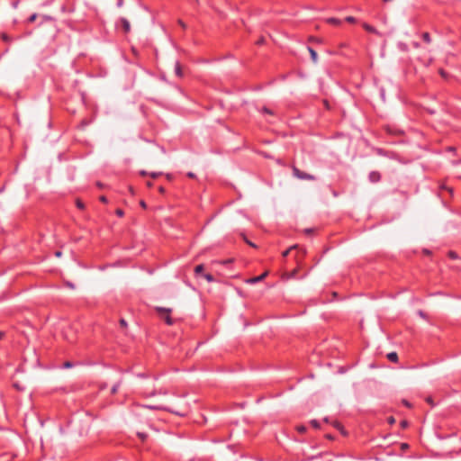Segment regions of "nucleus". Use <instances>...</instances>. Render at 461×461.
<instances>
[{"instance_id": "nucleus-1", "label": "nucleus", "mask_w": 461, "mask_h": 461, "mask_svg": "<svg viewBox=\"0 0 461 461\" xmlns=\"http://www.w3.org/2000/svg\"><path fill=\"white\" fill-rule=\"evenodd\" d=\"M293 173H294V176L299 179H303V180H314L315 179L314 176L310 175L305 172H303V171L299 170L297 167H294Z\"/></svg>"}, {"instance_id": "nucleus-25", "label": "nucleus", "mask_w": 461, "mask_h": 461, "mask_svg": "<svg viewBox=\"0 0 461 461\" xmlns=\"http://www.w3.org/2000/svg\"><path fill=\"white\" fill-rule=\"evenodd\" d=\"M116 5L118 7H122L123 5V0H118Z\"/></svg>"}, {"instance_id": "nucleus-9", "label": "nucleus", "mask_w": 461, "mask_h": 461, "mask_svg": "<svg viewBox=\"0 0 461 461\" xmlns=\"http://www.w3.org/2000/svg\"><path fill=\"white\" fill-rule=\"evenodd\" d=\"M327 22L333 25H340L341 24V21L339 19L333 18V17L327 19Z\"/></svg>"}, {"instance_id": "nucleus-23", "label": "nucleus", "mask_w": 461, "mask_h": 461, "mask_svg": "<svg viewBox=\"0 0 461 461\" xmlns=\"http://www.w3.org/2000/svg\"><path fill=\"white\" fill-rule=\"evenodd\" d=\"M77 207H78V208H80V209H83V208H84V203H83L81 201H77Z\"/></svg>"}, {"instance_id": "nucleus-36", "label": "nucleus", "mask_w": 461, "mask_h": 461, "mask_svg": "<svg viewBox=\"0 0 461 461\" xmlns=\"http://www.w3.org/2000/svg\"><path fill=\"white\" fill-rule=\"evenodd\" d=\"M439 72L442 77H445V72L443 70H440Z\"/></svg>"}, {"instance_id": "nucleus-2", "label": "nucleus", "mask_w": 461, "mask_h": 461, "mask_svg": "<svg viewBox=\"0 0 461 461\" xmlns=\"http://www.w3.org/2000/svg\"><path fill=\"white\" fill-rule=\"evenodd\" d=\"M157 312L159 313H167V316L165 317V321L167 325L173 324V320L170 317L169 313L171 312V309L169 308H163V307H157Z\"/></svg>"}, {"instance_id": "nucleus-13", "label": "nucleus", "mask_w": 461, "mask_h": 461, "mask_svg": "<svg viewBox=\"0 0 461 461\" xmlns=\"http://www.w3.org/2000/svg\"><path fill=\"white\" fill-rule=\"evenodd\" d=\"M296 248H297V246L294 245V246H291L288 249L285 250L282 253L283 258H286L288 256V254L290 253V251L293 250L294 249H296Z\"/></svg>"}, {"instance_id": "nucleus-32", "label": "nucleus", "mask_w": 461, "mask_h": 461, "mask_svg": "<svg viewBox=\"0 0 461 461\" xmlns=\"http://www.w3.org/2000/svg\"><path fill=\"white\" fill-rule=\"evenodd\" d=\"M18 4H19V2L15 1V2H13L12 5H13L14 8H17Z\"/></svg>"}, {"instance_id": "nucleus-5", "label": "nucleus", "mask_w": 461, "mask_h": 461, "mask_svg": "<svg viewBox=\"0 0 461 461\" xmlns=\"http://www.w3.org/2000/svg\"><path fill=\"white\" fill-rule=\"evenodd\" d=\"M267 276V272H265V273H263L262 275H260L258 276H255V277L250 278L248 281V283H249V284L258 283V282L262 281Z\"/></svg>"}, {"instance_id": "nucleus-12", "label": "nucleus", "mask_w": 461, "mask_h": 461, "mask_svg": "<svg viewBox=\"0 0 461 461\" xmlns=\"http://www.w3.org/2000/svg\"><path fill=\"white\" fill-rule=\"evenodd\" d=\"M120 386H121V383H120V382H118V383H116L115 384H113V387H112V389H111V393H112L113 394L116 393L118 392V390H119Z\"/></svg>"}, {"instance_id": "nucleus-6", "label": "nucleus", "mask_w": 461, "mask_h": 461, "mask_svg": "<svg viewBox=\"0 0 461 461\" xmlns=\"http://www.w3.org/2000/svg\"><path fill=\"white\" fill-rule=\"evenodd\" d=\"M308 50L310 52V55H311V59L312 60L316 63L317 60H318V56H317V52L311 47H308Z\"/></svg>"}, {"instance_id": "nucleus-18", "label": "nucleus", "mask_w": 461, "mask_h": 461, "mask_svg": "<svg viewBox=\"0 0 461 461\" xmlns=\"http://www.w3.org/2000/svg\"><path fill=\"white\" fill-rule=\"evenodd\" d=\"M36 18H37V14H32L28 18V22H29V23H33V22H35Z\"/></svg>"}, {"instance_id": "nucleus-3", "label": "nucleus", "mask_w": 461, "mask_h": 461, "mask_svg": "<svg viewBox=\"0 0 461 461\" xmlns=\"http://www.w3.org/2000/svg\"><path fill=\"white\" fill-rule=\"evenodd\" d=\"M368 178L372 183H376L380 181L381 175L377 171H372L369 173Z\"/></svg>"}, {"instance_id": "nucleus-42", "label": "nucleus", "mask_w": 461, "mask_h": 461, "mask_svg": "<svg viewBox=\"0 0 461 461\" xmlns=\"http://www.w3.org/2000/svg\"><path fill=\"white\" fill-rule=\"evenodd\" d=\"M68 285L69 287H71V288H73V287H74V285H73L72 284H70V283H68Z\"/></svg>"}, {"instance_id": "nucleus-8", "label": "nucleus", "mask_w": 461, "mask_h": 461, "mask_svg": "<svg viewBox=\"0 0 461 461\" xmlns=\"http://www.w3.org/2000/svg\"><path fill=\"white\" fill-rule=\"evenodd\" d=\"M175 73L179 77H181L183 76L181 66H180V63L178 61H176V64H175Z\"/></svg>"}, {"instance_id": "nucleus-20", "label": "nucleus", "mask_w": 461, "mask_h": 461, "mask_svg": "<svg viewBox=\"0 0 461 461\" xmlns=\"http://www.w3.org/2000/svg\"><path fill=\"white\" fill-rule=\"evenodd\" d=\"M115 214L119 217H122L124 215V212L122 209H116Z\"/></svg>"}, {"instance_id": "nucleus-7", "label": "nucleus", "mask_w": 461, "mask_h": 461, "mask_svg": "<svg viewBox=\"0 0 461 461\" xmlns=\"http://www.w3.org/2000/svg\"><path fill=\"white\" fill-rule=\"evenodd\" d=\"M387 358L393 363H396L398 361V355L396 352H390L387 354Z\"/></svg>"}, {"instance_id": "nucleus-34", "label": "nucleus", "mask_w": 461, "mask_h": 461, "mask_svg": "<svg viewBox=\"0 0 461 461\" xmlns=\"http://www.w3.org/2000/svg\"><path fill=\"white\" fill-rule=\"evenodd\" d=\"M419 315H420V317H422V318H425V314H424V312H423L422 311H420V312H419Z\"/></svg>"}, {"instance_id": "nucleus-24", "label": "nucleus", "mask_w": 461, "mask_h": 461, "mask_svg": "<svg viewBox=\"0 0 461 461\" xmlns=\"http://www.w3.org/2000/svg\"><path fill=\"white\" fill-rule=\"evenodd\" d=\"M299 432H304L306 430V428L304 426H300L297 428Z\"/></svg>"}, {"instance_id": "nucleus-10", "label": "nucleus", "mask_w": 461, "mask_h": 461, "mask_svg": "<svg viewBox=\"0 0 461 461\" xmlns=\"http://www.w3.org/2000/svg\"><path fill=\"white\" fill-rule=\"evenodd\" d=\"M364 29L368 32H372V33H376V30L375 27H373L372 25H369L367 23H365L363 25Z\"/></svg>"}, {"instance_id": "nucleus-27", "label": "nucleus", "mask_w": 461, "mask_h": 461, "mask_svg": "<svg viewBox=\"0 0 461 461\" xmlns=\"http://www.w3.org/2000/svg\"><path fill=\"white\" fill-rule=\"evenodd\" d=\"M388 422L391 423V424L394 423L395 422L394 418L393 417H389L388 418Z\"/></svg>"}, {"instance_id": "nucleus-44", "label": "nucleus", "mask_w": 461, "mask_h": 461, "mask_svg": "<svg viewBox=\"0 0 461 461\" xmlns=\"http://www.w3.org/2000/svg\"><path fill=\"white\" fill-rule=\"evenodd\" d=\"M159 191H160V192H164V188H163V187H160V188H159Z\"/></svg>"}, {"instance_id": "nucleus-40", "label": "nucleus", "mask_w": 461, "mask_h": 461, "mask_svg": "<svg viewBox=\"0 0 461 461\" xmlns=\"http://www.w3.org/2000/svg\"><path fill=\"white\" fill-rule=\"evenodd\" d=\"M179 23H180V25H181L182 27H185V24L183 23V22H182V21H179Z\"/></svg>"}, {"instance_id": "nucleus-37", "label": "nucleus", "mask_w": 461, "mask_h": 461, "mask_svg": "<svg viewBox=\"0 0 461 461\" xmlns=\"http://www.w3.org/2000/svg\"><path fill=\"white\" fill-rule=\"evenodd\" d=\"M402 425L403 427H406V426H407V422H406V421H402Z\"/></svg>"}, {"instance_id": "nucleus-4", "label": "nucleus", "mask_w": 461, "mask_h": 461, "mask_svg": "<svg viewBox=\"0 0 461 461\" xmlns=\"http://www.w3.org/2000/svg\"><path fill=\"white\" fill-rule=\"evenodd\" d=\"M120 23H121V24H122V26L123 31H124L126 33H127V32H129L131 31V24H130V22H129L126 18L122 17V18L120 19Z\"/></svg>"}, {"instance_id": "nucleus-45", "label": "nucleus", "mask_w": 461, "mask_h": 461, "mask_svg": "<svg viewBox=\"0 0 461 461\" xmlns=\"http://www.w3.org/2000/svg\"><path fill=\"white\" fill-rule=\"evenodd\" d=\"M311 231H312V230H310V229H307V230H306V232H307V233H309V232H311Z\"/></svg>"}, {"instance_id": "nucleus-14", "label": "nucleus", "mask_w": 461, "mask_h": 461, "mask_svg": "<svg viewBox=\"0 0 461 461\" xmlns=\"http://www.w3.org/2000/svg\"><path fill=\"white\" fill-rule=\"evenodd\" d=\"M203 271V265H202V264L197 265V266L194 267V273H195L196 275L201 274Z\"/></svg>"}, {"instance_id": "nucleus-39", "label": "nucleus", "mask_w": 461, "mask_h": 461, "mask_svg": "<svg viewBox=\"0 0 461 461\" xmlns=\"http://www.w3.org/2000/svg\"><path fill=\"white\" fill-rule=\"evenodd\" d=\"M188 176L189 177H194V174L193 173H188Z\"/></svg>"}, {"instance_id": "nucleus-11", "label": "nucleus", "mask_w": 461, "mask_h": 461, "mask_svg": "<svg viewBox=\"0 0 461 461\" xmlns=\"http://www.w3.org/2000/svg\"><path fill=\"white\" fill-rule=\"evenodd\" d=\"M422 39L423 41L426 42V43H430L431 41V39H430V35L429 32H423L422 33Z\"/></svg>"}, {"instance_id": "nucleus-15", "label": "nucleus", "mask_w": 461, "mask_h": 461, "mask_svg": "<svg viewBox=\"0 0 461 461\" xmlns=\"http://www.w3.org/2000/svg\"><path fill=\"white\" fill-rule=\"evenodd\" d=\"M203 277L209 282V283H212L213 282L215 279L214 277L211 275V274H204L203 275Z\"/></svg>"}, {"instance_id": "nucleus-30", "label": "nucleus", "mask_w": 461, "mask_h": 461, "mask_svg": "<svg viewBox=\"0 0 461 461\" xmlns=\"http://www.w3.org/2000/svg\"><path fill=\"white\" fill-rule=\"evenodd\" d=\"M244 240H245V241H246L249 246H251V247H256V245H255L254 243H252L251 241H249V240H246V239H244Z\"/></svg>"}, {"instance_id": "nucleus-26", "label": "nucleus", "mask_w": 461, "mask_h": 461, "mask_svg": "<svg viewBox=\"0 0 461 461\" xmlns=\"http://www.w3.org/2000/svg\"><path fill=\"white\" fill-rule=\"evenodd\" d=\"M449 257H450L451 258H456V253H455V252L450 251V252H449Z\"/></svg>"}, {"instance_id": "nucleus-31", "label": "nucleus", "mask_w": 461, "mask_h": 461, "mask_svg": "<svg viewBox=\"0 0 461 461\" xmlns=\"http://www.w3.org/2000/svg\"><path fill=\"white\" fill-rule=\"evenodd\" d=\"M140 206H141L142 208H144V209L147 207V204H146V203H145L144 201H141V202L140 203Z\"/></svg>"}, {"instance_id": "nucleus-38", "label": "nucleus", "mask_w": 461, "mask_h": 461, "mask_svg": "<svg viewBox=\"0 0 461 461\" xmlns=\"http://www.w3.org/2000/svg\"><path fill=\"white\" fill-rule=\"evenodd\" d=\"M151 176H152V177H154V178H155V177L158 176V174H157V173H152V175H151Z\"/></svg>"}, {"instance_id": "nucleus-21", "label": "nucleus", "mask_w": 461, "mask_h": 461, "mask_svg": "<svg viewBox=\"0 0 461 461\" xmlns=\"http://www.w3.org/2000/svg\"><path fill=\"white\" fill-rule=\"evenodd\" d=\"M311 424H312V427H314V428H316V429L320 427V423H319V421H318V420H311Z\"/></svg>"}, {"instance_id": "nucleus-17", "label": "nucleus", "mask_w": 461, "mask_h": 461, "mask_svg": "<svg viewBox=\"0 0 461 461\" xmlns=\"http://www.w3.org/2000/svg\"><path fill=\"white\" fill-rule=\"evenodd\" d=\"M263 113L273 114V112L267 107H262L260 110Z\"/></svg>"}, {"instance_id": "nucleus-19", "label": "nucleus", "mask_w": 461, "mask_h": 461, "mask_svg": "<svg viewBox=\"0 0 461 461\" xmlns=\"http://www.w3.org/2000/svg\"><path fill=\"white\" fill-rule=\"evenodd\" d=\"M345 21H346V22H348V23H355V22H356V19H355V17H353V16H347V17L345 18Z\"/></svg>"}, {"instance_id": "nucleus-29", "label": "nucleus", "mask_w": 461, "mask_h": 461, "mask_svg": "<svg viewBox=\"0 0 461 461\" xmlns=\"http://www.w3.org/2000/svg\"><path fill=\"white\" fill-rule=\"evenodd\" d=\"M138 436L142 439L144 440L145 438H146V435L144 433H138Z\"/></svg>"}, {"instance_id": "nucleus-33", "label": "nucleus", "mask_w": 461, "mask_h": 461, "mask_svg": "<svg viewBox=\"0 0 461 461\" xmlns=\"http://www.w3.org/2000/svg\"><path fill=\"white\" fill-rule=\"evenodd\" d=\"M120 323H121L122 326H126L127 325L126 321L123 319H122L120 321Z\"/></svg>"}, {"instance_id": "nucleus-16", "label": "nucleus", "mask_w": 461, "mask_h": 461, "mask_svg": "<svg viewBox=\"0 0 461 461\" xmlns=\"http://www.w3.org/2000/svg\"><path fill=\"white\" fill-rule=\"evenodd\" d=\"M1 38L5 42L11 41V38L6 33H2Z\"/></svg>"}, {"instance_id": "nucleus-43", "label": "nucleus", "mask_w": 461, "mask_h": 461, "mask_svg": "<svg viewBox=\"0 0 461 461\" xmlns=\"http://www.w3.org/2000/svg\"><path fill=\"white\" fill-rule=\"evenodd\" d=\"M4 336V333L2 331H0V339L3 338Z\"/></svg>"}, {"instance_id": "nucleus-41", "label": "nucleus", "mask_w": 461, "mask_h": 461, "mask_svg": "<svg viewBox=\"0 0 461 461\" xmlns=\"http://www.w3.org/2000/svg\"><path fill=\"white\" fill-rule=\"evenodd\" d=\"M381 95H382V97H383V99H384V91H382V92H381Z\"/></svg>"}, {"instance_id": "nucleus-22", "label": "nucleus", "mask_w": 461, "mask_h": 461, "mask_svg": "<svg viewBox=\"0 0 461 461\" xmlns=\"http://www.w3.org/2000/svg\"><path fill=\"white\" fill-rule=\"evenodd\" d=\"M72 366H73V364H72L71 362H69V361H67V362H65V363L63 364V367H64V368H70V367H72Z\"/></svg>"}, {"instance_id": "nucleus-35", "label": "nucleus", "mask_w": 461, "mask_h": 461, "mask_svg": "<svg viewBox=\"0 0 461 461\" xmlns=\"http://www.w3.org/2000/svg\"><path fill=\"white\" fill-rule=\"evenodd\" d=\"M55 255H56V257H60L61 256V252L60 251H57V252H55Z\"/></svg>"}, {"instance_id": "nucleus-28", "label": "nucleus", "mask_w": 461, "mask_h": 461, "mask_svg": "<svg viewBox=\"0 0 461 461\" xmlns=\"http://www.w3.org/2000/svg\"><path fill=\"white\" fill-rule=\"evenodd\" d=\"M100 201H101L102 203H107V198H106L105 196H101V197H100Z\"/></svg>"}]
</instances>
